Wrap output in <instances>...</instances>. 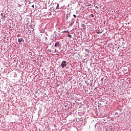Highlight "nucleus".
Wrapping results in <instances>:
<instances>
[{"label": "nucleus", "mask_w": 131, "mask_h": 131, "mask_svg": "<svg viewBox=\"0 0 131 131\" xmlns=\"http://www.w3.org/2000/svg\"><path fill=\"white\" fill-rule=\"evenodd\" d=\"M32 8H33V9H34V5H32Z\"/></svg>", "instance_id": "nucleus-10"}, {"label": "nucleus", "mask_w": 131, "mask_h": 131, "mask_svg": "<svg viewBox=\"0 0 131 131\" xmlns=\"http://www.w3.org/2000/svg\"><path fill=\"white\" fill-rule=\"evenodd\" d=\"M91 15H92V17L94 16V15H93V14H91Z\"/></svg>", "instance_id": "nucleus-11"}, {"label": "nucleus", "mask_w": 131, "mask_h": 131, "mask_svg": "<svg viewBox=\"0 0 131 131\" xmlns=\"http://www.w3.org/2000/svg\"><path fill=\"white\" fill-rule=\"evenodd\" d=\"M103 32V31H101L100 30H98L97 32V33L98 34H100V33H102Z\"/></svg>", "instance_id": "nucleus-5"}, {"label": "nucleus", "mask_w": 131, "mask_h": 131, "mask_svg": "<svg viewBox=\"0 0 131 131\" xmlns=\"http://www.w3.org/2000/svg\"><path fill=\"white\" fill-rule=\"evenodd\" d=\"M68 36L69 37H70V38H72V36L69 34H68Z\"/></svg>", "instance_id": "nucleus-6"}, {"label": "nucleus", "mask_w": 131, "mask_h": 131, "mask_svg": "<svg viewBox=\"0 0 131 131\" xmlns=\"http://www.w3.org/2000/svg\"><path fill=\"white\" fill-rule=\"evenodd\" d=\"M73 16L75 18H76V15L75 14H74Z\"/></svg>", "instance_id": "nucleus-9"}, {"label": "nucleus", "mask_w": 131, "mask_h": 131, "mask_svg": "<svg viewBox=\"0 0 131 131\" xmlns=\"http://www.w3.org/2000/svg\"><path fill=\"white\" fill-rule=\"evenodd\" d=\"M96 8H98V6H96Z\"/></svg>", "instance_id": "nucleus-13"}, {"label": "nucleus", "mask_w": 131, "mask_h": 131, "mask_svg": "<svg viewBox=\"0 0 131 131\" xmlns=\"http://www.w3.org/2000/svg\"><path fill=\"white\" fill-rule=\"evenodd\" d=\"M56 50H55V52H56Z\"/></svg>", "instance_id": "nucleus-14"}, {"label": "nucleus", "mask_w": 131, "mask_h": 131, "mask_svg": "<svg viewBox=\"0 0 131 131\" xmlns=\"http://www.w3.org/2000/svg\"><path fill=\"white\" fill-rule=\"evenodd\" d=\"M61 66L62 68H65L66 67V61H62Z\"/></svg>", "instance_id": "nucleus-2"}, {"label": "nucleus", "mask_w": 131, "mask_h": 131, "mask_svg": "<svg viewBox=\"0 0 131 131\" xmlns=\"http://www.w3.org/2000/svg\"><path fill=\"white\" fill-rule=\"evenodd\" d=\"M59 4L58 3H54L52 7L53 11H56L57 9H59Z\"/></svg>", "instance_id": "nucleus-1"}, {"label": "nucleus", "mask_w": 131, "mask_h": 131, "mask_svg": "<svg viewBox=\"0 0 131 131\" xmlns=\"http://www.w3.org/2000/svg\"><path fill=\"white\" fill-rule=\"evenodd\" d=\"M65 32H68V31H66Z\"/></svg>", "instance_id": "nucleus-12"}, {"label": "nucleus", "mask_w": 131, "mask_h": 131, "mask_svg": "<svg viewBox=\"0 0 131 131\" xmlns=\"http://www.w3.org/2000/svg\"><path fill=\"white\" fill-rule=\"evenodd\" d=\"M55 48H58V47H60V42L59 41H57L55 43Z\"/></svg>", "instance_id": "nucleus-3"}, {"label": "nucleus", "mask_w": 131, "mask_h": 131, "mask_svg": "<svg viewBox=\"0 0 131 131\" xmlns=\"http://www.w3.org/2000/svg\"><path fill=\"white\" fill-rule=\"evenodd\" d=\"M73 23H74L73 22V23H71V24H70L69 26H72Z\"/></svg>", "instance_id": "nucleus-8"}, {"label": "nucleus", "mask_w": 131, "mask_h": 131, "mask_svg": "<svg viewBox=\"0 0 131 131\" xmlns=\"http://www.w3.org/2000/svg\"><path fill=\"white\" fill-rule=\"evenodd\" d=\"M18 42H22V41L23 42H24V39H23V38H18Z\"/></svg>", "instance_id": "nucleus-4"}, {"label": "nucleus", "mask_w": 131, "mask_h": 131, "mask_svg": "<svg viewBox=\"0 0 131 131\" xmlns=\"http://www.w3.org/2000/svg\"><path fill=\"white\" fill-rule=\"evenodd\" d=\"M86 53H89V50L88 49H85Z\"/></svg>", "instance_id": "nucleus-7"}]
</instances>
